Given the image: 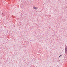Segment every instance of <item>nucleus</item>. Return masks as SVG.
Returning a JSON list of instances; mask_svg holds the SVG:
<instances>
[{
  "mask_svg": "<svg viewBox=\"0 0 67 67\" xmlns=\"http://www.w3.org/2000/svg\"><path fill=\"white\" fill-rule=\"evenodd\" d=\"M35 10H37V8L36 7V8H35Z\"/></svg>",
  "mask_w": 67,
  "mask_h": 67,
  "instance_id": "3",
  "label": "nucleus"
},
{
  "mask_svg": "<svg viewBox=\"0 0 67 67\" xmlns=\"http://www.w3.org/2000/svg\"><path fill=\"white\" fill-rule=\"evenodd\" d=\"M65 54H66V53H67V46H66V44L65 45Z\"/></svg>",
  "mask_w": 67,
  "mask_h": 67,
  "instance_id": "1",
  "label": "nucleus"
},
{
  "mask_svg": "<svg viewBox=\"0 0 67 67\" xmlns=\"http://www.w3.org/2000/svg\"><path fill=\"white\" fill-rule=\"evenodd\" d=\"M62 56V55H60L59 57V58L60 57Z\"/></svg>",
  "mask_w": 67,
  "mask_h": 67,
  "instance_id": "4",
  "label": "nucleus"
},
{
  "mask_svg": "<svg viewBox=\"0 0 67 67\" xmlns=\"http://www.w3.org/2000/svg\"><path fill=\"white\" fill-rule=\"evenodd\" d=\"M36 8V7H33V8L34 9H35Z\"/></svg>",
  "mask_w": 67,
  "mask_h": 67,
  "instance_id": "2",
  "label": "nucleus"
},
{
  "mask_svg": "<svg viewBox=\"0 0 67 67\" xmlns=\"http://www.w3.org/2000/svg\"><path fill=\"white\" fill-rule=\"evenodd\" d=\"M2 15H3V16H4V15H5L4 14H2Z\"/></svg>",
  "mask_w": 67,
  "mask_h": 67,
  "instance_id": "5",
  "label": "nucleus"
}]
</instances>
